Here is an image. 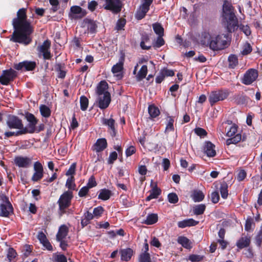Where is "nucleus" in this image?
Listing matches in <instances>:
<instances>
[{"label":"nucleus","instance_id":"1","mask_svg":"<svg viewBox=\"0 0 262 262\" xmlns=\"http://www.w3.org/2000/svg\"><path fill=\"white\" fill-rule=\"evenodd\" d=\"M12 25L15 30L10 40L25 45L29 44L31 41L30 35L33 32V29L27 19L26 9L21 8L17 11V17L13 19Z\"/></svg>","mask_w":262,"mask_h":262},{"label":"nucleus","instance_id":"2","mask_svg":"<svg viewBox=\"0 0 262 262\" xmlns=\"http://www.w3.org/2000/svg\"><path fill=\"white\" fill-rule=\"evenodd\" d=\"M223 17L224 25L229 33L234 31L238 28L237 19L233 12V7L230 3L225 1L223 6Z\"/></svg>","mask_w":262,"mask_h":262},{"label":"nucleus","instance_id":"3","mask_svg":"<svg viewBox=\"0 0 262 262\" xmlns=\"http://www.w3.org/2000/svg\"><path fill=\"white\" fill-rule=\"evenodd\" d=\"M107 88L108 84L104 80L100 81L97 86L98 105L101 109L107 107L111 101V95L107 91Z\"/></svg>","mask_w":262,"mask_h":262},{"label":"nucleus","instance_id":"4","mask_svg":"<svg viewBox=\"0 0 262 262\" xmlns=\"http://www.w3.org/2000/svg\"><path fill=\"white\" fill-rule=\"evenodd\" d=\"M229 38V33L212 35L210 48L214 51L224 49L228 44Z\"/></svg>","mask_w":262,"mask_h":262},{"label":"nucleus","instance_id":"5","mask_svg":"<svg viewBox=\"0 0 262 262\" xmlns=\"http://www.w3.org/2000/svg\"><path fill=\"white\" fill-rule=\"evenodd\" d=\"M73 194L71 191H67L64 192L58 201L59 205L58 213L60 216L67 212V209L70 206Z\"/></svg>","mask_w":262,"mask_h":262},{"label":"nucleus","instance_id":"6","mask_svg":"<svg viewBox=\"0 0 262 262\" xmlns=\"http://www.w3.org/2000/svg\"><path fill=\"white\" fill-rule=\"evenodd\" d=\"M123 4L121 0H105L103 7L115 14L119 13L122 9Z\"/></svg>","mask_w":262,"mask_h":262},{"label":"nucleus","instance_id":"7","mask_svg":"<svg viewBox=\"0 0 262 262\" xmlns=\"http://www.w3.org/2000/svg\"><path fill=\"white\" fill-rule=\"evenodd\" d=\"M51 41L47 39L43 43L37 48L39 56L42 55L43 59H50L51 58V54L50 51Z\"/></svg>","mask_w":262,"mask_h":262},{"label":"nucleus","instance_id":"8","mask_svg":"<svg viewBox=\"0 0 262 262\" xmlns=\"http://www.w3.org/2000/svg\"><path fill=\"white\" fill-rule=\"evenodd\" d=\"M2 200L4 203L0 205V215L7 217L12 212L13 208L6 195H2Z\"/></svg>","mask_w":262,"mask_h":262},{"label":"nucleus","instance_id":"9","mask_svg":"<svg viewBox=\"0 0 262 262\" xmlns=\"http://www.w3.org/2000/svg\"><path fill=\"white\" fill-rule=\"evenodd\" d=\"M6 124L10 129H17L18 130H21L24 129L22 120L15 116H9L6 121Z\"/></svg>","mask_w":262,"mask_h":262},{"label":"nucleus","instance_id":"10","mask_svg":"<svg viewBox=\"0 0 262 262\" xmlns=\"http://www.w3.org/2000/svg\"><path fill=\"white\" fill-rule=\"evenodd\" d=\"M16 77V72L12 69L3 71L2 75L0 76V82L3 85H7Z\"/></svg>","mask_w":262,"mask_h":262},{"label":"nucleus","instance_id":"11","mask_svg":"<svg viewBox=\"0 0 262 262\" xmlns=\"http://www.w3.org/2000/svg\"><path fill=\"white\" fill-rule=\"evenodd\" d=\"M228 96L227 91H217L211 92L209 96V100L211 105L219 101L226 99Z\"/></svg>","mask_w":262,"mask_h":262},{"label":"nucleus","instance_id":"12","mask_svg":"<svg viewBox=\"0 0 262 262\" xmlns=\"http://www.w3.org/2000/svg\"><path fill=\"white\" fill-rule=\"evenodd\" d=\"M258 77V72L254 69L248 70L244 74L242 82L246 85L251 84Z\"/></svg>","mask_w":262,"mask_h":262},{"label":"nucleus","instance_id":"13","mask_svg":"<svg viewBox=\"0 0 262 262\" xmlns=\"http://www.w3.org/2000/svg\"><path fill=\"white\" fill-rule=\"evenodd\" d=\"M86 14L85 10L78 6H73L71 7L69 16L72 19H81L84 17Z\"/></svg>","mask_w":262,"mask_h":262},{"label":"nucleus","instance_id":"14","mask_svg":"<svg viewBox=\"0 0 262 262\" xmlns=\"http://www.w3.org/2000/svg\"><path fill=\"white\" fill-rule=\"evenodd\" d=\"M36 63L35 61H24L23 62L16 63L14 65V68L17 70L33 71L35 69Z\"/></svg>","mask_w":262,"mask_h":262},{"label":"nucleus","instance_id":"15","mask_svg":"<svg viewBox=\"0 0 262 262\" xmlns=\"http://www.w3.org/2000/svg\"><path fill=\"white\" fill-rule=\"evenodd\" d=\"M26 118L29 123L28 125V127H24V129L26 130V134L34 133L35 132V126L37 123V120L33 114L30 113L27 114Z\"/></svg>","mask_w":262,"mask_h":262},{"label":"nucleus","instance_id":"16","mask_svg":"<svg viewBox=\"0 0 262 262\" xmlns=\"http://www.w3.org/2000/svg\"><path fill=\"white\" fill-rule=\"evenodd\" d=\"M33 168L35 172L31 178V180L33 182H37L43 177V167L41 164L37 161L34 163Z\"/></svg>","mask_w":262,"mask_h":262},{"label":"nucleus","instance_id":"17","mask_svg":"<svg viewBox=\"0 0 262 262\" xmlns=\"http://www.w3.org/2000/svg\"><path fill=\"white\" fill-rule=\"evenodd\" d=\"M15 164L19 167L27 168L32 162V158L27 157L17 156L14 160Z\"/></svg>","mask_w":262,"mask_h":262},{"label":"nucleus","instance_id":"18","mask_svg":"<svg viewBox=\"0 0 262 262\" xmlns=\"http://www.w3.org/2000/svg\"><path fill=\"white\" fill-rule=\"evenodd\" d=\"M150 186L152 187L151 190L150 191V194L148 196L146 200L149 201L151 199H157L158 196L161 194V191L160 188L157 187L156 183H154L153 180L151 181Z\"/></svg>","mask_w":262,"mask_h":262},{"label":"nucleus","instance_id":"19","mask_svg":"<svg viewBox=\"0 0 262 262\" xmlns=\"http://www.w3.org/2000/svg\"><path fill=\"white\" fill-rule=\"evenodd\" d=\"M212 36L209 33L204 32L200 36V43L204 46H209L210 48V42L212 40Z\"/></svg>","mask_w":262,"mask_h":262},{"label":"nucleus","instance_id":"20","mask_svg":"<svg viewBox=\"0 0 262 262\" xmlns=\"http://www.w3.org/2000/svg\"><path fill=\"white\" fill-rule=\"evenodd\" d=\"M204 150L208 157H213L216 155L214 145L209 141L205 142Z\"/></svg>","mask_w":262,"mask_h":262},{"label":"nucleus","instance_id":"21","mask_svg":"<svg viewBox=\"0 0 262 262\" xmlns=\"http://www.w3.org/2000/svg\"><path fill=\"white\" fill-rule=\"evenodd\" d=\"M107 146V142L105 139L101 138L97 140L94 145V150L96 152L103 150Z\"/></svg>","mask_w":262,"mask_h":262},{"label":"nucleus","instance_id":"22","mask_svg":"<svg viewBox=\"0 0 262 262\" xmlns=\"http://www.w3.org/2000/svg\"><path fill=\"white\" fill-rule=\"evenodd\" d=\"M198 223V221H195L192 219H189L179 222L178 223V226L179 228H184L186 227L196 225Z\"/></svg>","mask_w":262,"mask_h":262},{"label":"nucleus","instance_id":"23","mask_svg":"<svg viewBox=\"0 0 262 262\" xmlns=\"http://www.w3.org/2000/svg\"><path fill=\"white\" fill-rule=\"evenodd\" d=\"M69 228L65 225H61L58 230V232L56 235L57 241H61L63 239L68 235Z\"/></svg>","mask_w":262,"mask_h":262},{"label":"nucleus","instance_id":"24","mask_svg":"<svg viewBox=\"0 0 262 262\" xmlns=\"http://www.w3.org/2000/svg\"><path fill=\"white\" fill-rule=\"evenodd\" d=\"M124 61V55L122 54L119 59L118 63L115 64L112 68V72L113 73H117L120 72L123 69V66Z\"/></svg>","mask_w":262,"mask_h":262},{"label":"nucleus","instance_id":"25","mask_svg":"<svg viewBox=\"0 0 262 262\" xmlns=\"http://www.w3.org/2000/svg\"><path fill=\"white\" fill-rule=\"evenodd\" d=\"M103 124L107 125L111 130V131L110 132V134L112 135V136H115L116 129L115 127V120L112 118H110L109 119H103Z\"/></svg>","mask_w":262,"mask_h":262},{"label":"nucleus","instance_id":"26","mask_svg":"<svg viewBox=\"0 0 262 262\" xmlns=\"http://www.w3.org/2000/svg\"><path fill=\"white\" fill-rule=\"evenodd\" d=\"M121 259L127 261L130 258L133 254V251L130 248L122 249L120 251Z\"/></svg>","mask_w":262,"mask_h":262},{"label":"nucleus","instance_id":"27","mask_svg":"<svg viewBox=\"0 0 262 262\" xmlns=\"http://www.w3.org/2000/svg\"><path fill=\"white\" fill-rule=\"evenodd\" d=\"M158 215L155 213L149 214L146 219L142 222V223L149 225L156 223L158 221Z\"/></svg>","mask_w":262,"mask_h":262},{"label":"nucleus","instance_id":"28","mask_svg":"<svg viewBox=\"0 0 262 262\" xmlns=\"http://www.w3.org/2000/svg\"><path fill=\"white\" fill-rule=\"evenodd\" d=\"M149 9V8L142 5L137 11L136 14V18L138 19H142L145 16Z\"/></svg>","mask_w":262,"mask_h":262},{"label":"nucleus","instance_id":"29","mask_svg":"<svg viewBox=\"0 0 262 262\" xmlns=\"http://www.w3.org/2000/svg\"><path fill=\"white\" fill-rule=\"evenodd\" d=\"M250 243V238L248 237H241L237 242L236 246L239 249L249 246Z\"/></svg>","mask_w":262,"mask_h":262},{"label":"nucleus","instance_id":"30","mask_svg":"<svg viewBox=\"0 0 262 262\" xmlns=\"http://www.w3.org/2000/svg\"><path fill=\"white\" fill-rule=\"evenodd\" d=\"M147 73V67L146 65H143L138 74L136 75V79L138 81H140L144 78Z\"/></svg>","mask_w":262,"mask_h":262},{"label":"nucleus","instance_id":"31","mask_svg":"<svg viewBox=\"0 0 262 262\" xmlns=\"http://www.w3.org/2000/svg\"><path fill=\"white\" fill-rule=\"evenodd\" d=\"M178 243L185 248L190 249L191 248L189 239L186 237H179L178 238Z\"/></svg>","mask_w":262,"mask_h":262},{"label":"nucleus","instance_id":"32","mask_svg":"<svg viewBox=\"0 0 262 262\" xmlns=\"http://www.w3.org/2000/svg\"><path fill=\"white\" fill-rule=\"evenodd\" d=\"M192 197L195 202H201L204 199V194L200 190H194L192 194Z\"/></svg>","mask_w":262,"mask_h":262},{"label":"nucleus","instance_id":"33","mask_svg":"<svg viewBox=\"0 0 262 262\" xmlns=\"http://www.w3.org/2000/svg\"><path fill=\"white\" fill-rule=\"evenodd\" d=\"M111 191L108 189H104L100 190L98 198L102 200H107L110 198Z\"/></svg>","mask_w":262,"mask_h":262},{"label":"nucleus","instance_id":"34","mask_svg":"<svg viewBox=\"0 0 262 262\" xmlns=\"http://www.w3.org/2000/svg\"><path fill=\"white\" fill-rule=\"evenodd\" d=\"M205 209L206 206L204 204H199L193 207V211L195 215H201L204 213Z\"/></svg>","mask_w":262,"mask_h":262},{"label":"nucleus","instance_id":"35","mask_svg":"<svg viewBox=\"0 0 262 262\" xmlns=\"http://www.w3.org/2000/svg\"><path fill=\"white\" fill-rule=\"evenodd\" d=\"M229 67L230 68H234L238 64L237 57L234 55H231L228 57Z\"/></svg>","mask_w":262,"mask_h":262},{"label":"nucleus","instance_id":"36","mask_svg":"<svg viewBox=\"0 0 262 262\" xmlns=\"http://www.w3.org/2000/svg\"><path fill=\"white\" fill-rule=\"evenodd\" d=\"M39 109L40 113L43 117L47 118L50 116L51 111L47 106L41 105L40 106Z\"/></svg>","mask_w":262,"mask_h":262},{"label":"nucleus","instance_id":"37","mask_svg":"<svg viewBox=\"0 0 262 262\" xmlns=\"http://www.w3.org/2000/svg\"><path fill=\"white\" fill-rule=\"evenodd\" d=\"M148 113L151 117L155 118L159 115L160 111L157 107L154 105H149L148 107Z\"/></svg>","mask_w":262,"mask_h":262},{"label":"nucleus","instance_id":"38","mask_svg":"<svg viewBox=\"0 0 262 262\" xmlns=\"http://www.w3.org/2000/svg\"><path fill=\"white\" fill-rule=\"evenodd\" d=\"M24 134H26V130L25 129L18 130L16 132H6L4 134L5 137L7 138H9L13 136H20Z\"/></svg>","mask_w":262,"mask_h":262},{"label":"nucleus","instance_id":"39","mask_svg":"<svg viewBox=\"0 0 262 262\" xmlns=\"http://www.w3.org/2000/svg\"><path fill=\"white\" fill-rule=\"evenodd\" d=\"M241 135L239 134H237L236 135H235L233 137L227 139L226 141V143L227 145H230L231 144H236L241 140Z\"/></svg>","mask_w":262,"mask_h":262},{"label":"nucleus","instance_id":"40","mask_svg":"<svg viewBox=\"0 0 262 262\" xmlns=\"http://www.w3.org/2000/svg\"><path fill=\"white\" fill-rule=\"evenodd\" d=\"M153 29L155 32L159 36H163L164 35V29L160 24L156 23L153 24Z\"/></svg>","mask_w":262,"mask_h":262},{"label":"nucleus","instance_id":"41","mask_svg":"<svg viewBox=\"0 0 262 262\" xmlns=\"http://www.w3.org/2000/svg\"><path fill=\"white\" fill-rule=\"evenodd\" d=\"M80 108L82 111H85L88 106V99L84 96H82L80 99Z\"/></svg>","mask_w":262,"mask_h":262},{"label":"nucleus","instance_id":"42","mask_svg":"<svg viewBox=\"0 0 262 262\" xmlns=\"http://www.w3.org/2000/svg\"><path fill=\"white\" fill-rule=\"evenodd\" d=\"M139 262H151L149 254L143 252L140 255Z\"/></svg>","mask_w":262,"mask_h":262},{"label":"nucleus","instance_id":"43","mask_svg":"<svg viewBox=\"0 0 262 262\" xmlns=\"http://www.w3.org/2000/svg\"><path fill=\"white\" fill-rule=\"evenodd\" d=\"M228 186L227 184L225 183H223L221 185L220 187V192L221 194V196L223 199H226L228 196Z\"/></svg>","mask_w":262,"mask_h":262},{"label":"nucleus","instance_id":"44","mask_svg":"<svg viewBox=\"0 0 262 262\" xmlns=\"http://www.w3.org/2000/svg\"><path fill=\"white\" fill-rule=\"evenodd\" d=\"M74 182V178L73 176H71L70 178H69L66 182V187L69 189H75V184Z\"/></svg>","mask_w":262,"mask_h":262},{"label":"nucleus","instance_id":"45","mask_svg":"<svg viewBox=\"0 0 262 262\" xmlns=\"http://www.w3.org/2000/svg\"><path fill=\"white\" fill-rule=\"evenodd\" d=\"M167 120L168 121V123L166 125L165 130L166 131L173 130L174 129L173 125V122H174L173 119L171 117H168Z\"/></svg>","mask_w":262,"mask_h":262},{"label":"nucleus","instance_id":"46","mask_svg":"<svg viewBox=\"0 0 262 262\" xmlns=\"http://www.w3.org/2000/svg\"><path fill=\"white\" fill-rule=\"evenodd\" d=\"M168 201L170 203L175 204L178 202L179 198L175 193H170L168 195Z\"/></svg>","mask_w":262,"mask_h":262},{"label":"nucleus","instance_id":"47","mask_svg":"<svg viewBox=\"0 0 262 262\" xmlns=\"http://www.w3.org/2000/svg\"><path fill=\"white\" fill-rule=\"evenodd\" d=\"M149 40V38L147 36H143L142 38V41L140 43V47L143 50H148L150 48V46H146L145 45V42L148 41Z\"/></svg>","mask_w":262,"mask_h":262},{"label":"nucleus","instance_id":"48","mask_svg":"<svg viewBox=\"0 0 262 262\" xmlns=\"http://www.w3.org/2000/svg\"><path fill=\"white\" fill-rule=\"evenodd\" d=\"M54 262H67V257L63 254H55Z\"/></svg>","mask_w":262,"mask_h":262},{"label":"nucleus","instance_id":"49","mask_svg":"<svg viewBox=\"0 0 262 262\" xmlns=\"http://www.w3.org/2000/svg\"><path fill=\"white\" fill-rule=\"evenodd\" d=\"M194 133L201 137H204L207 135V132L203 128L197 127L194 129Z\"/></svg>","mask_w":262,"mask_h":262},{"label":"nucleus","instance_id":"50","mask_svg":"<svg viewBox=\"0 0 262 262\" xmlns=\"http://www.w3.org/2000/svg\"><path fill=\"white\" fill-rule=\"evenodd\" d=\"M76 163H73L68 169V170L66 172V176H73V175L75 173V170H76Z\"/></svg>","mask_w":262,"mask_h":262},{"label":"nucleus","instance_id":"51","mask_svg":"<svg viewBox=\"0 0 262 262\" xmlns=\"http://www.w3.org/2000/svg\"><path fill=\"white\" fill-rule=\"evenodd\" d=\"M126 24L125 19H119L116 24V29L117 30H122Z\"/></svg>","mask_w":262,"mask_h":262},{"label":"nucleus","instance_id":"52","mask_svg":"<svg viewBox=\"0 0 262 262\" xmlns=\"http://www.w3.org/2000/svg\"><path fill=\"white\" fill-rule=\"evenodd\" d=\"M103 211V208L101 206H99L94 208L93 210V214L95 217H99L102 214Z\"/></svg>","mask_w":262,"mask_h":262},{"label":"nucleus","instance_id":"53","mask_svg":"<svg viewBox=\"0 0 262 262\" xmlns=\"http://www.w3.org/2000/svg\"><path fill=\"white\" fill-rule=\"evenodd\" d=\"M252 51V48L250 45L248 43H246L244 46L242 54L243 55H247Z\"/></svg>","mask_w":262,"mask_h":262},{"label":"nucleus","instance_id":"54","mask_svg":"<svg viewBox=\"0 0 262 262\" xmlns=\"http://www.w3.org/2000/svg\"><path fill=\"white\" fill-rule=\"evenodd\" d=\"M16 256V252L13 248H9L7 253V257L9 261L15 258Z\"/></svg>","mask_w":262,"mask_h":262},{"label":"nucleus","instance_id":"55","mask_svg":"<svg viewBox=\"0 0 262 262\" xmlns=\"http://www.w3.org/2000/svg\"><path fill=\"white\" fill-rule=\"evenodd\" d=\"M97 185V183L95 181V178L93 176H91L89 179L88 183H87L86 186L89 188H93Z\"/></svg>","mask_w":262,"mask_h":262},{"label":"nucleus","instance_id":"56","mask_svg":"<svg viewBox=\"0 0 262 262\" xmlns=\"http://www.w3.org/2000/svg\"><path fill=\"white\" fill-rule=\"evenodd\" d=\"M211 199L212 203H217L220 199L219 194L217 191H214L211 194Z\"/></svg>","mask_w":262,"mask_h":262},{"label":"nucleus","instance_id":"57","mask_svg":"<svg viewBox=\"0 0 262 262\" xmlns=\"http://www.w3.org/2000/svg\"><path fill=\"white\" fill-rule=\"evenodd\" d=\"M237 132V126L235 125L232 126L228 130L226 135L228 137L234 136Z\"/></svg>","mask_w":262,"mask_h":262},{"label":"nucleus","instance_id":"58","mask_svg":"<svg viewBox=\"0 0 262 262\" xmlns=\"http://www.w3.org/2000/svg\"><path fill=\"white\" fill-rule=\"evenodd\" d=\"M162 36H159L157 39L156 42L154 47L155 48H159L164 44V40L162 37Z\"/></svg>","mask_w":262,"mask_h":262},{"label":"nucleus","instance_id":"59","mask_svg":"<svg viewBox=\"0 0 262 262\" xmlns=\"http://www.w3.org/2000/svg\"><path fill=\"white\" fill-rule=\"evenodd\" d=\"M246 176V172L244 170H241L237 174V179L239 182L242 181L245 179Z\"/></svg>","mask_w":262,"mask_h":262},{"label":"nucleus","instance_id":"60","mask_svg":"<svg viewBox=\"0 0 262 262\" xmlns=\"http://www.w3.org/2000/svg\"><path fill=\"white\" fill-rule=\"evenodd\" d=\"M89 189L86 186L81 188L78 192L80 197H84L86 196L89 191Z\"/></svg>","mask_w":262,"mask_h":262},{"label":"nucleus","instance_id":"61","mask_svg":"<svg viewBox=\"0 0 262 262\" xmlns=\"http://www.w3.org/2000/svg\"><path fill=\"white\" fill-rule=\"evenodd\" d=\"M240 29L247 35L249 36L251 34V30L250 27L246 25L244 26L243 25H240Z\"/></svg>","mask_w":262,"mask_h":262},{"label":"nucleus","instance_id":"62","mask_svg":"<svg viewBox=\"0 0 262 262\" xmlns=\"http://www.w3.org/2000/svg\"><path fill=\"white\" fill-rule=\"evenodd\" d=\"M202 259L203 256L196 254H192L189 256V259L192 262L200 261Z\"/></svg>","mask_w":262,"mask_h":262},{"label":"nucleus","instance_id":"63","mask_svg":"<svg viewBox=\"0 0 262 262\" xmlns=\"http://www.w3.org/2000/svg\"><path fill=\"white\" fill-rule=\"evenodd\" d=\"M161 71L165 77H168V76H172L174 74L173 71L171 70H168L167 69H163Z\"/></svg>","mask_w":262,"mask_h":262},{"label":"nucleus","instance_id":"64","mask_svg":"<svg viewBox=\"0 0 262 262\" xmlns=\"http://www.w3.org/2000/svg\"><path fill=\"white\" fill-rule=\"evenodd\" d=\"M256 241L258 245L259 246L261 244L262 242V227H261L260 230L256 236Z\"/></svg>","mask_w":262,"mask_h":262}]
</instances>
